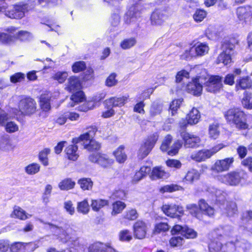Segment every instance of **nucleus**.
I'll return each mask as SVG.
<instances>
[{
	"label": "nucleus",
	"instance_id": "052dcab7",
	"mask_svg": "<svg viewBox=\"0 0 252 252\" xmlns=\"http://www.w3.org/2000/svg\"><path fill=\"white\" fill-rule=\"evenodd\" d=\"M232 230V227L229 225L220 226L216 230V234L220 236H228Z\"/></svg>",
	"mask_w": 252,
	"mask_h": 252
},
{
	"label": "nucleus",
	"instance_id": "13d9d810",
	"mask_svg": "<svg viewBox=\"0 0 252 252\" xmlns=\"http://www.w3.org/2000/svg\"><path fill=\"white\" fill-rule=\"evenodd\" d=\"M40 166L39 164L36 163H31L25 168L26 172L29 175H33L39 172Z\"/></svg>",
	"mask_w": 252,
	"mask_h": 252
},
{
	"label": "nucleus",
	"instance_id": "774afa93",
	"mask_svg": "<svg viewBox=\"0 0 252 252\" xmlns=\"http://www.w3.org/2000/svg\"><path fill=\"white\" fill-rule=\"evenodd\" d=\"M238 250L240 252H249L252 246L250 243L244 241L237 244Z\"/></svg>",
	"mask_w": 252,
	"mask_h": 252
},
{
	"label": "nucleus",
	"instance_id": "58836bf2",
	"mask_svg": "<svg viewBox=\"0 0 252 252\" xmlns=\"http://www.w3.org/2000/svg\"><path fill=\"white\" fill-rule=\"evenodd\" d=\"M109 202L107 200L102 199H92L91 206L92 210L94 212H98L101 208L108 205Z\"/></svg>",
	"mask_w": 252,
	"mask_h": 252
},
{
	"label": "nucleus",
	"instance_id": "5fc2aeb1",
	"mask_svg": "<svg viewBox=\"0 0 252 252\" xmlns=\"http://www.w3.org/2000/svg\"><path fill=\"white\" fill-rule=\"evenodd\" d=\"M50 153V150L48 148H45L39 153V160L44 166H47L49 164L48 155Z\"/></svg>",
	"mask_w": 252,
	"mask_h": 252
},
{
	"label": "nucleus",
	"instance_id": "bf43d9fd",
	"mask_svg": "<svg viewBox=\"0 0 252 252\" xmlns=\"http://www.w3.org/2000/svg\"><path fill=\"white\" fill-rule=\"evenodd\" d=\"M5 131L9 133H14L19 130V126L13 121H10L4 124Z\"/></svg>",
	"mask_w": 252,
	"mask_h": 252
},
{
	"label": "nucleus",
	"instance_id": "b1692460",
	"mask_svg": "<svg viewBox=\"0 0 252 252\" xmlns=\"http://www.w3.org/2000/svg\"><path fill=\"white\" fill-rule=\"evenodd\" d=\"M129 99L128 95H125L121 97H112L105 100L104 103L107 106L121 107L126 104Z\"/></svg>",
	"mask_w": 252,
	"mask_h": 252
},
{
	"label": "nucleus",
	"instance_id": "bb28decb",
	"mask_svg": "<svg viewBox=\"0 0 252 252\" xmlns=\"http://www.w3.org/2000/svg\"><path fill=\"white\" fill-rule=\"evenodd\" d=\"M139 16L137 4L132 5L128 8V11L125 16V22L130 24L135 21L137 17Z\"/></svg>",
	"mask_w": 252,
	"mask_h": 252
},
{
	"label": "nucleus",
	"instance_id": "cd10ccee",
	"mask_svg": "<svg viewBox=\"0 0 252 252\" xmlns=\"http://www.w3.org/2000/svg\"><path fill=\"white\" fill-rule=\"evenodd\" d=\"M103 98L104 96L101 94L94 96L90 100L85 102L84 106L80 108V111L86 112L89 110L94 109L98 106L99 102Z\"/></svg>",
	"mask_w": 252,
	"mask_h": 252
},
{
	"label": "nucleus",
	"instance_id": "3c124183",
	"mask_svg": "<svg viewBox=\"0 0 252 252\" xmlns=\"http://www.w3.org/2000/svg\"><path fill=\"white\" fill-rule=\"evenodd\" d=\"M72 102L70 103V106L73 107L76 103L81 102L85 100L84 93L82 91H79L73 94L71 97Z\"/></svg>",
	"mask_w": 252,
	"mask_h": 252
},
{
	"label": "nucleus",
	"instance_id": "49530a36",
	"mask_svg": "<svg viewBox=\"0 0 252 252\" xmlns=\"http://www.w3.org/2000/svg\"><path fill=\"white\" fill-rule=\"evenodd\" d=\"M241 73V70L239 68H236L233 71V73H229L227 74L224 79L225 84L232 86L234 83V79L235 75H240Z\"/></svg>",
	"mask_w": 252,
	"mask_h": 252
},
{
	"label": "nucleus",
	"instance_id": "4be33fe9",
	"mask_svg": "<svg viewBox=\"0 0 252 252\" xmlns=\"http://www.w3.org/2000/svg\"><path fill=\"white\" fill-rule=\"evenodd\" d=\"M132 230L135 238L143 239L145 238L147 234V225L143 221L138 220L134 223Z\"/></svg>",
	"mask_w": 252,
	"mask_h": 252
},
{
	"label": "nucleus",
	"instance_id": "4468645a",
	"mask_svg": "<svg viewBox=\"0 0 252 252\" xmlns=\"http://www.w3.org/2000/svg\"><path fill=\"white\" fill-rule=\"evenodd\" d=\"M59 94L58 92H54L53 94L48 91L44 92L39 98V105L41 109L45 112L49 111L51 109V100L58 97Z\"/></svg>",
	"mask_w": 252,
	"mask_h": 252
},
{
	"label": "nucleus",
	"instance_id": "6e6d98bb",
	"mask_svg": "<svg viewBox=\"0 0 252 252\" xmlns=\"http://www.w3.org/2000/svg\"><path fill=\"white\" fill-rule=\"evenodd\" d=\"M131 232L127 229H123L119 233V240L123 242H129L132 239Z\"/></svg>",
	"mask_w": 252,
	"mask_h": 252
},
{
	"label": "nucleus",
	"instance_id": "f03ea898",
	"mask_svg": "<svg viewBox=\"0 0 252 252\" xmlns=\"http://www.w3.org/2000/svg\"><path fill=\"white\" fill-rule=\"evenodd\" d=\"M4 32L0 31V42L2 43H9L16 40L22 41H28L32 38V35L29 32L25 31H17V28L11 26L6 28Z\"/></svg>",
	"mask_w": 252,
	"mask_h": 252
},
{
	"label": "nucleus",
	"instance_id": "a211bd4d",
	"mask_svg": "<svg viewBox=\"0 0 252 252\" xmlns=\"http://www.w3.org/2000/svg\"><path fill=\"white\" fill-rule=\"evenodd\" d=\"M89 159L92 162L97 163L103 167H109L114 162L113 159L110 158L106 155L98 153L91 155L89 157Z\"/></svg>",
	"mask_w": 252,
	"mask_h": 252
},
{
	"label": "nucleus",
	"instance_id": "680f3d73",
	"mask_svg": "<svg viewBox=\"0 0 252 252\" xmlns=\"http://www.w3.org/2000/svg\"><path fill=\"white\" fill-rule=\"evenodd\" d=\"M182 235L188 239H193L196 237L197 235V232L191 228H189L187 226H185L183 229Z\"/></svg>",
	"mask_w": 252,
	"mask_h": 252
},
{
	"label": "nucleus",
	"instance_id": "7ed1b4c3",
	"mask_svg": "<svg viewBox=\"0 0 252 252\" xmlns=\"http://www.w3.org/2000/svg\"><path fill=\"white\" fill-rule=\"evenodd\" d=\"M49 225L50 231L60 242L70 245L77 241V233L71 228L68 227L64 229L52 224H49Z\"/></svg>",
	"mask_w": 252,
	"mask_h": 252
},
{
	"label": "nucleus",
	"instance_id": "5701e85b",
	"mask_svg": "<svg viewBox=\"0 0 252 252\" xmlns=\"http://www.w3.org/2000/svg\"><path fill=\"white\" fill-rule=\"evenodd\" d=\"M88 132L81 135L79 137L73 139V143H77L82 142L84 148L90 143V141L93 140V137L96 132V128L95 126H91L89 128Z\"/></svg>",
	"mask_w": 252,
	"mask_h": 252
},
{
	"label": "nucleus",
	"instance_id": "0eeeda50",
	"mask_svg": "<svg viewBox=\"0 0 252 252\" xmlns=\"http://www.w3.org/2000/svg\"><path fill=\"white\" fill-rule=\"evenodd\" d=\"M18 108L14 112L16 116H31L36 111V103L32 98L25 97L20 100Z\"/></svg>",
	"mask_w": 252,
	"mask_h": 252
},
{
	"label": "nucleus",
	"instance_id": "f8f14e48",
	"mask_svg": "<svg viewBox=\"0 0 252 252\" xmlns=\"http://www.w3.org/2000/svg\"><path fill=\"white\" fill-rule=\"evenodd\" d=\"M158 138L157 134H154L148 137L141 144L139 150L138 156L140 158H143L148 155L154 147Z\"/></svg>",
	"mask_w": 252,
	"mask_h": 252
},
{
	"label": "nucleus",
	"instance_id": "ddd939ff",
	"mask_svg": "<svg viewBox=\"0 0 252 252\" xmlns=\"http://www.w3.org/2000/svg\"><path fill=\"white\" fill-rule=\"evenodd\" d=\"M217 178L220 182L233 186L238 185L242 179L240 173L234 171L229 172L224 175H218Z\"/></svg>",
	"mask_w": 252,
	"mask_h": 252
},
{
	"label": "nucleus",
	"instance_id": "603ef678",
	"mask_svg": "<svg viewBox=\"0 0 252 252\" xmlns=\"http://www.w3.org/2000/svg\"><path fill=\"white\" fill-rule=\"evenodd\" d=\"M136 43V40L135 38H126L120 43V47L124 50L129 49L133 47Z\"/></svg>",
	"mask_w": 252,
	"mask_h": 252
},
{
	"label": "nucleus",
	"instance_id": "c03bdc74",
	"mask_svg": "<svg viewBox=\"0 0 252 252\" xmlns=\"http://www.w3.org/2000/svg\"><path fill=\"white\" fill-rule=\"evenodd\" d=\"M77 210L78 212L83 215L88 214L90 211V206L87 199H85L82 201L78 202Z\"/></svg>",
	"mask_w": 252,
	"mask_h": 252
},
{
	"label": "nucleus",
	"instance_id": "0e129e2a",
	"mask_svg": "<svg viewBox=\"0 0 252 252\" xmlns=\"http://www.w3.org/2000/svg\"><path fill=\"white\" fill-rule=\"evenodd\" d=\"M169 226L167 223L160 222L155 225L154 230L155 234H158L164 232L169 230Z\"/></svg>",
	"mask_w": 252,
	"mask_h": 252
},
{
	"label": "nucleus",
	"instance_id": "a18cd8bd",
	"mask_svg": "<svg viewBox=\"0 0 252 252\" xmlns=\"http://www.w3.org/2000/svg\"><path fill=\"white\" fill-rule=\"evenodd\" d=\"M199 205L200 210L209 216H212L215 213L214 209L209 206L204 200H200Z\"/></svg>",
	"mask_w": 252,
	"mask_h": 252
},
{
	"label": "nucleus",
	"instance_id": "f257e3e1",
	"mask_svg": "<svg viewBox=\"0 0 252 252\" xmlns=\"http://www.w3.org/2000/svg\"><path fill=\"white\" fill-rule=\"evenodd\" d=\"M211 198L213 201L220 204V208L222 209L223 213L227 216L231 217L235 215L237 211L236 203L234 202L225 201L226 193L221 190L212 188L210 189Z\"/></svg>",
	"mask_w": 252,
	"mask_h": 252
},
{
	"label": "nucleus",
	"instance_id": "c85d7f7f",
	"mask_svg": "<svg viewBox=\"0 0 252 252\" xmlns=\"http://www.w3.org/2000/svg\"><path fill=\"white\" fill-rule=\"evenodd\" d=\"M167 19V16L164 12L156 10L153 12L151 17V23L153 25H161Z\"/></svg>",
	"mask_w": 252,
	"mask_h": 252
},
{
	"label": "nucleus",
	"instance_id": "09e8293b",
	"mask_svg": "<svg viewBox=\"0 0 252 252\" xmlns=\"http://www.w3.org/2000/svg\"><path fill=\"white\" fill-rule=\"evenodd\" d=\"M207 12L204 9H196L192 15L194 21L196 23L202 22L207 16Z\"/></svg>",
	"mask_w": 252,
	"mask_h": 252
},
{
	"label": "nucleus",
	"instance_id": "c756f323",
	"mask_svg": "<svg viewBox=\"0 0 252 252\" xmlns=\"http://www.w3.org/2000/svg\"><path fill=\"white\" fill-rule=\"evenodd\" d=\"M11 217L18 219L22 220H25L30 218L32 215L28 214L24 210L18 206H15L10 214Z\"/></svg>",
	"mask_w": 252,
	"mask_h": 252
},
{
	"label": "nucleus",
	"instance_id": "9d476101",
	"mask_svg": "<svg viewBox=\"0 0 252 252\" xmlns=\"http://www.w3.org/2000/svg\"><path fill=\"white\" fill-rule=\"evenodd\" d=\"M222 77L219 75L210 76L207 73V77L203 84L207 92L213 93L219 92L222 89Z\"/></svg>",
	"mask_w": 252,
	"mask_h": 252
},
{
	"label": "nucleus",
	"instance_id": "393cba45",
	"mask_svg": "<svg viewBox=\"0 0 252 252\" xmlns=\"http://www.w3.org/2000/svg\"><path fill=\"white\" fill-rule=\"evenodd\" d=\"M89 252H116L115 250L107 244L96 242L88 248Z\"/></svg>",
	"mask_w": 252,
	"mask_h": 252
},
{
	"label": "nucleus",
	"instance_id": "4d7b16f0",
	"mask_svg": "<svg viewBox=\"0 0 252 252\" xmlns=\"http://www.w3.org/2000/svg\"><path fill=\"white\" fill-rule=\"evenodd\" d=\"M189 78V73L186 70H181L178 71L175 77V81L177 83L184 82L185 79Z\"/></svg>",
	"mask_w": 252,
	"mask_h": 252
},
{
	"label": "nucleus",
	"instance_id": "20e7f679",
	"mask_svg": "<svg viewBox=\"0 0 252 252\" xmlns=\"http://www.w3.org/2000/svg\"><path fill=\"white\" fill-rule=\"evenodd\" d=\"M224 117L228 123L235 125L240 130L249 128L247 122L246 115L239 108H232L228 110L224 114Z\"/></svg>",
	"mask_w": 252,
	"mask_h": 252
},
{
	"label": "nucleus",
	"instance_id": "473e14b6",
	"mask_svg": "<svg viewBox=\"0 0 252 252\" xmlns=\"http://www.w3.org/2000/svg\"><path fill=\"white\" fill-rule=\"evenodd\" d=\"M200 118L201 115L198 110L193 108L187 115L186 119H188V123L189 125H193L199 122Z\"/></svg>",
	"mask_w": 252,
	"mask_h": 252
},
{
	"label": "nucleus",
	"instance_id": "423d86ee",
	"mask_svg": "<svg viewBox=\"0 0 252 252\" xmlns=\"http://www.w3.org/2000/svg\"><path fill=\"white\" fill-rule=\"evenodd\" d=\"M207 77V71L202 69L200 72L192 79L186 86V90L188 93L195 96L200 95L202 92V85Z\"/></svg>",
	"mask_w": 252,
	"mask_h": 252
},
{
	"label": "nucleus",
	"instance_id": "7c9ffc66",
	"mask_svg": "<svg viewBox=\"0 0 252 252\" xmlns=\"http://www.w3.org/2000/svg\"><path fill=\"white\" fill-rule=\"evenodd\" d=\"M252 86V81L248 76L240 77L236 80V89L238 90H245L250 89Z\"/></svg>",
	"mask_w": 252,
	"mask_h": 252
},
{
	"label": "nucleus",
	"instance_id": "ea45409f",
	"mask_svg": "<svg viewBox=\"0 0 252 252\" xmlns=\"http://www.w3.org/2000/svg\"><path fill=\"white\" fill-rule=\"evenodd\" d=\"M151 171V168L147 166H143L141 167L140 170L137 171L134 174L132 182L137 183L143 179L146 175Z\"/></svg>",
	"mask_w": 252,
	"mask_h": 252
},
{
	"label": "nucleus",
	"instance_id": "72a5a7b5",
	"mask_svg": "<svg viewBox=\"0 0 252 252\" xmlns=\"http://www.w3.org/2000/svg\"><path fill=\"white\" fill-rule=\"evenodd\" d=\"M81 88V84L78 78L75 76H71L68 80L66 89L70 92H74L79 90Z\"/></svg>",
	"mask_w": 252,
	"mask_h": 252
},
{
	"label": "nucleus",
	"instance_id": "69168bd1",
	"mask_svg": "<svg viewBox=\"0 0 252 252\" xmlns=\"http://www.w3.org/2000/svg\"><path fill=\"white\" fill-rule=\"evenodd\" d=\"M183 99L182 98L173 100L170 105V110L172 115H174L178 109L180 107Z\"/></svg>",
	"mask_w": 252,
	"mask_h": 252
},
{
	"label": "nucleus",
	"instance_id": "412c9836",
	"mask_svg": "<svg viewBox=\"0 0 252 252\" xmlns=\"http://www.w3.org/2000/svg\"><path fill=\"white\" fill-rule=\"evenodd\" d=\"M181 136L184 140V146L187 148L197 147L200 144V138L197 135L188 132H182Z\"/></svg>",
	"mask_w": 252,
	"mask_h": 252
},
{
	"label": "nucleus",
	"instance_id": "9b49d317",
	"mask_svg": "<svg viewBox=\"0 0 252 252\" xmlns=\"http://www.w3.org/2000/svg\"><path fill=\"white\" fill-rule=\"evenodd\" d=\"M172 140V137L171 135H167L161 144L160 149L163 152L167 151L169 155L173 156L178 154L179 149L182 146L183 142L180 140H177L169 147Z\"/></svg>",
	"mask_w": 252,
	"mask_h": 252
},
{
	"label": "nucleus",
	"instance_id": "f3484780",
	"mask_svg": "<svg viewBox=\"0 0 252 252\" xmlns=\"http://www.w3.org/2000/svg\"><path fill=\"white\" fill-rule=\"evenodd\" d=\"M233 161L234 158H233L217 160L212 166L211 170L217 173L226 171L229 170Z\"/></svg>",
	"mask_w": 252,
	"mask_h": 252
},
{
	"label": "nucleus",
	"instance_id": "e2e57ef3",
	"mask_svg": "<svg viewBox=\"0 0 252 252\" xmlns=\"http://www.w3.org/2000/svg\"><path fill=\"white\" fill-rule=\"evenodd\" d=\"M68 76V73L66 71H59L55 73L52 76L54 80L60 83H63L66 80Z\"/></svg>",
	"mask_w": 252,
	"mask_h": 252
},
{
	"label": "nucleus",
	"instance_id": "39448f33",
	"mask_svg": "<svg viewBox=\"0 0 252 252\" xmlns=\"http://www.w3.org/2000/svg\"><path fill=\"white\" fill-rule=\"evenodd\" d=\"M210 47L206 42H196L188 48L181 55L182 59L189 61L193 58L202 57L208 54Z\"/></svg>",
	"mask_w": 252,
	"mask_h": 252
},
{
	"label": "nucleus",
	"instance_id": "e433bc0d",
	"mask_svg": "<svg viewBox=\"0 0 252 252\" xmlns=\"http://www.w3.org/2000/svg\"><path fill=\"white\" fill-rule=\"evenodd\" d=\"M150 177L152 180H157L166 178L168 177V174L162 167L158 166L153 168Z\"/></svg>",
	"mask_w": 252,
	"mask_h": 252
},
{
	"label": "nucleus",
	"instance_id": "37998d69",
	"mask_svg": "<svg viewBox=\"0 0 252 252\" xmlns=\"http://www.w3.org/2000/svg\"><path fill=\"white\" fill-rule=\"evenodd\" d=\"M219 128V125L216 123H213L209 125L208 134L210 138L216 139L218 138L220 133Z\"/></svg>",
	"mask_w": 252,
	"mask_h": 252
},
{
	"label": "nucleus",
	"instance_id": "c9c22d12",
	"mask_svg": "<svg viewBox=\"0 0 252 252\" xmlns=\"http://www.w3.org/2000/svg\"><path fill=\"white\" fill-rule=\"evenodd\" d=\"M124 150L125 147L123 145H121L113 152V155L115 157L116 161L119 163L125 162L127 159V156Z\"/></svg>",
	"mask_w": 252,
	"mask_h": 252
},
{
	"label": "nucleus",
	"instance_id": "79ce46f5",
	"mask_svg": "<svg viewBox=\"0 0 252 252\" xmlns=\"http://www.w3.org/2000/svg\"><path fill=\"white\" fill-rule=\"evenodd\" d=\"M126 207L125 203L122 201H117L114 202L112 205L111 215L115 216L121 213Z\"/></svg>",
	"mask_w": 252,
	"mask_h": 252
},
{
	"label": "nucleus",
	"instance_id": "4c0bfd02",
	"mask_svg": "<svg viewBox=\"0 0 252 252\" xmlns=\"http://www.w3.org/2000/svg\"><path fill=\"white\" fill-rule=\"evenodd\" d=\"M65 152L68 159L75 161L79 157L78 147L75 145H70L67 146Z\"/></svg>",
	"mask_w": 252,
	"mask_h": 252
},
{
	"label": "nucleus",
	"instance_id": "864d4df0",
	"mask_svg": "<svg viewBox=\"0 0 252 252\" xmlns=\"http://www.w3.org/2000/svg\"><path fill=\"white\" fill-rule=\"evenodd\" d=\"M78 184L83 190H90L93 185V182L90 178H82L78 180Z\"/></svg>",
	"mask_w": 252,
	"mask_h": 252
},
{
	"label": "nucleus",
	"instance_id": "de8ad7c7",
	"mask_svg": "<svg viewBox=\"0 0 252 252\" xmlns=\"http://www.w3.org/2000/svg\"><path fill=\"white\" fill-rule=\"evenodd\" d=\"M182 187L174 184L167 185L160 187L159 191L161 193L165 192H172L175 191L182 190Z\"/></svg>",
	"mask_w": 252,
	"mask_h": 252
},
{
	"label": "nucleus",
	"instance_id": "a878e982",
	"mask_svg": "<svg viewBox=\"0 0 252 252\" xmlns=\"http://www.w3.org/2000/svg\"><path fill=\"white\" fill-rule=\"evenodd\" d=\"M16 146L9 136L3 135L0 136V149L5 152L13 151Z\"/></svg>",
	"mask_w": 252,
	"mask_h": 252
},
{
	"label": "nucleus",
	"instance_id": "f704fd0d",
	"mask_svg": "<svg viewBox=\"0 0 252 252\" xmlns=\"http://www.w3.org/2000/svg\"><path fill=\"white\" fill-rule=\"evenodd\" d=\"M200 173L194 169L189 170L185 177L183 179V182L187 184H192L193 182L199 179Z\"/></svg>",
	"mask_w": 252,
	"mask_h": 252
},
{
	"label": "nucleus",
	"instance_id": "338daca9",
	"mask_svg": "<svg viewBox=\"0 0 252 252\" xmlns=\"http://www.w3.org/2000/svg\"><path fill=\"white\" fill-rule=\"evenodd\" d=\"M117 74L115 73L110 74L105 80V85L111 87L116 85L118 80L116 79Z\"/></svg>",
	"mask_w": 252,
	"mask_h": 252
},
{
	"label": "nucleus",
	"instance_id": "6ab92c4d",
	"mask_svg": "<svg viewBox=\"0 0 252 252\" xmlns=\"http://www.w3.org/2000/svg\"><path fill=\"white\" fill-rule=\"evenodd\" d=\"M236 16L243 23H249L252 20V6L246 5L237 8Z\"/></svg>",
	"mask_w": 252,
	"mask_h": 252
},
{
	"label": "nucleus",
	"instance_id": "2eb2a0df",
	"mask_svg": "<svg viewBox=\"0 0 252 252\" xmlns=\"http://www.w3.org/2000/svg\"><path fill=\"white\" fill-rule=\"evenodd\" d=\"M234 248V245L232 243L223 246L218 238L214 239L209 244V252H232Z\"/></svg>",
	"mask_w": 252,
	"mask_h": 252
},
{
	"label": "nucleus",
	"instance_id": "8fccbe9b",
	"mask_svg": "<svg viewBox=\"0 0 252 252\" xmlns=\"http://www.w3.org/2000/svg\"><path fill=\"white\" fill-rule=\"evenodd\" d=\"M242 104L243 107L248 109H252V94L245 92L242 99Z\"/></svg>",
	"mask_w": 252,
	"mask_h": 252
},
{
	"label": "nucleus",
	"instance_id": "dca6fc26",
	"mask_svg": "<svg viewBox=\"0 0 252 252\" xmlns=\"http://www.w3.org/2000/svg\"><path fill=\"white\" fill-rule=\"evenodd\" d=\"M39 246L35 243L15 242L10 246L11 252H33Z\"/></svg>",
	"mask_w": 252,
	"mask_h": 252
},
{
	"label": "nucleus",
	"instance_id": "a19ab883",
	"mask_svg": "<svg viewBox=\"0 0 252 252\" xmlns=\"http://www.w3.org/2000/svg\"><path fill=\"white\" fill-rule=\"evenodd\" d=\"M75 182L70 178H66L61 181L58 185L59 188L61 190H68L74 188Z\"/></svg>",
	"mask_w": 252,
	"mask_h": 252
},
{
	"label": "nucleus",
	"instance_id": "1a4fd4ad",
	"mask_svg": "<svg viewBox=\"0 0 252 252\" xmlns=\"http://www.w3.org/2000/svg\"><path fill=\"white\" fill-rule=\"evenodd\" d=\"M234 44L229 41H224L222 45V52L219 54L216 63H223L226 65L232 61L231 56L233 53Z\"/></svg>",
	"mask_w": 252,
	"mask_h": 252
},
{
	"label": "nucleus",
	"instance_id": "2f4dec72",
	"mask_svg": "<svg viewBox=\"0 0 252 252\" xmlns=\"http://www.w3.org/2000/svg\"><path fill=\"white\" fill-rule=\"evenodd\" d=\"M190 158L194 161L201 162L210 158V157L208 149H203L192 153Z\"/></svg>",
	"mask_w": 252,
	"mask_h": 252
},
{
	"label": "nucleus",
	"instance_id": "6e6552de",
	"mask_svg": "<svg viewBox=\"0 0 252 252\" xmlns=\"http://www.w3.org/2000/svg\"><path fill=\"white\" fill-rule=\"evenodd\" d=\"M0 8H4L0 12H4L6 16L12 19L22 18L24 17L25 13L30 9L28 4L23 2L15 4L12 10H6V4L0 6Z\"/></svg>",
	"mask_w": 252,
	"mask_h": 252
},
{
	"label": "nucleus",
	"instance_id": "aec40b11",
	"mask_svg": "<svg viewBox=\"0 0 252 252\" xmlns=\"http://www.w3.org/2000/svg\"><path fill=\"white\" fill-rule=\"evenodd\" d=\"M162 210L166 215L174 218H178L184 213L182 206L173 204L163 205Z\"/></svg>",
	"mask_w": 252,
	"mask_h": 252
}]
</instances>
